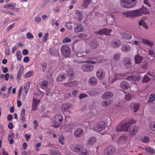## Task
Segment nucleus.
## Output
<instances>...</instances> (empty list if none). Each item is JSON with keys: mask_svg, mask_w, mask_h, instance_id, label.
<instances>
[{"mask_svg": "<svg viewBox=\"0 0 155 155\" xmlns=\"http://www.w3.org/2000/svg\"><path fill=\"white\" fill-rule=\"evenodd\" d=\"M135 123L136 121L132 119H124L116 127V130L117 132L127 131L131 124Z\"/></svg>", "mask_w": 155, "mask_h": 155, "instance_id": "1", "label": "nucleus"}, {"mask_svg": "<svg viewBox=\"0 0 155 155\" xmlns=\"http://www.w3.org/2000/svg\"><path fill=\"white\" fill-rule=\"evenodd\" d=\"M63 121V116L61 114H56L52 118V126L56 128L60 126Z\"/></svg>", "mask_w": 155, "mask_h": 155, "instance_id": "2", "label": "nucleus"}, {"mask_svg": "<svg viewBox=\"0 0 155 155\" xmlns=\"http://www.w3.org/2000/svg\"><path fill=\"white\" fill-rule=\"evenodd\" d=\"M136 0H120V3L122 7L130 8L136 5Z\"/></svg>", "mask_w": 155, "mask_h": 155, "instance_id": "3", "label": "nucleus"}, {"mask_svg": "<svg viewBox=\"0 0 155 155\" xmlns=\"http://www.w3.org/2000/svg\"><path fill=\"white\" fill-rule=\"evenodd\" d=\"M125 76V78L127 76L126 74H123L115 73L114 74L113 76L110 77L109 78V81L110 82L113 83L114 81L117 80L118 79H123V77Z\"/></svg>", "mask_w": 155, "mask_h": 155, "instance_id": "4", "label": "nucleus"}, {"mask_svg": "<svg viewBox=\"0 0 155 155\" xmlns=\"http://www.w3.org/2000/svg\"><path fill=\"white\" fill-rule=\"evenodd\" d=\"M62 54L65 57H68L71 54V50L68 46L66 45L62 46L61 48Z\"/></svg>", "mask_w": 155, "mask_h": 155, "instance_id": "5", "label": "nucleus"}, {"mask_svg": "<svg viewBox=\"0 0 155 155\" xmlns=\"http://www.w3.org/2000/svg\"><path fill=\"white\" fill-rule=\"evenodd\" d=\"M123 17L130 18H136L135 10L125 11L122 12Z\"/></svg>", "mask_w": 155, "mask_h": 155, "instance_id": "6", "label": "nucleus"}, {"mask_svg": "<svg viewBox=\"0 0 155 155\" xmlns=\"http://www.w3.org/2000/svg\"><path fill=\"white\" fill-rule=\"evenodd\" d=\"M107 126V124L103 121L98 123L97 126L94 127V130L96 132H99L102 131Z\"/></svg>", "mask_w": 155, "mask_h": 155, "instance_id": "7", "label": "nucleus"}, {"mask_svg": "<svg viewBox=\"0 0 155 155\" xmlns=\"http://www.w3.org/2000/svg\"><path fill=\"white\" fill-rule=\"evenodd\" d=\"M70 148L72 151L77 153L82 151L83 149V147L79 144H74L70 145Z\"/></svg>", "mask_w": 155, "mask_h": 155, "instance_id": "8", "label": "nucleus"}, {"mask_svg": "<svg viewBox=\"0 0 155 155\" xmlns=\"http://www.w3.org/2000/svg\"><path fill=\"white\" fill-rule=\"evenodd\" d=\"M136 17L141 16L143 14H146L147 13V8L143 6L142 8L135 10Z\"/></svg>", "mask_w": 155, "mask_h": 155, "instance_id": "9", "label": "nucleus"}, {"mask_svg": "<svg viewBox=\"0 0 155 155\" xmlns=\"http://www.w3.org/2000/svg\"><path fill=\"white\" fill-rule=\"evenodd\" d=\"M124 67L127 69H130L132 66V64L130 59L128 58H125L123 60Z\"/></svg>", "mask_w": 155, "mask_h": 155, "instance_id": "10", "label": "nucleus"}, {"mask_svg": "<svg viewBox=\"0 0 155 155\" xmlns=\"http://www.w3.org/2000/svg\"><path fill=\"white\" fill-rule=\"evenodd\" d=\"M111 45L114 48H117L121 45V41L117 38L113 39L111 42Z\"/></svg>", "mask_w": 155, "mask_h": 155, "instance_id": "11", "label": "nucleus"}, {"mask_svg": "<svg viewBox=\"0 0 155 155\" xmlns=\"http://www.w3.org/2000/svg\"><path fill=\"white\" fill-rule=\"evenodd\" d=\"M94 68V66L92 65L85 64L82 66V69L84 72H89L92 71Z\"/></svg>", "mask_w": 155, "mask_h": 155, "instance_id": "12", "label": "nucleus"}, {"mask_svg": "<svg viewBox=\"0 0 155 155\" xmlns=\"http://www.w3.org/2000/svg\"><path fill=\"white\" fill-rule=\"evenodd\" d=\"M141 78V77L139 74H136L134 75L129 76L127 78H125V79L129 81H132L134 82L135 83L136 81L140 80Z\"/></svg>", "mask_w": 155, "mask_h": 155, "instance_id": "13", "label": "nucleus"}, {"mask_svg": "<svg viewBox=\"0 0 155 155\" xmlns=\"http://www.w3.org/2000/svg\"><path fill=\"white\" fill-rule=\"evenodd\" d=\"M128 140V138L127 136L123 135H122L118 140V143L122 144L127 142Z\"/></svg>", "mask_w": 155, "mask_h": 155, "instance_id": "14", "label": "nucleus"}, {"mask_svg": "<svg viewBox=\"0 0 155 155\" xmlns=\"http://www.w3.org/2000/svg\"><path fill=\"white\" fill-rule=\"evenodd\" d=\"M115 151V147L112 146H110L106 148L105 150V153L107 155H111Z\"/></svg>", "mask_w": 155, "mask_h": 155, "instance_id": "15", "label": "nucleus"}, {"mask_svg": "<svg viewBox=\"0 0 155 155\" xmlns=\"http://www.w3.org/2000/svg\"><path fill=\"white\" fill-rule=\"evenodd\" d=\"M84 133L83 130L80 128L77 129L74 132V136L78 138L81 137Z\"/></svg>", "mask_w": 155, "mask_h": 155, "instance_id": "16", "label": "nucleus"}, {"mask_svg": "<svg viewBox=\"0 0 155 155\" xmlns=\"http://www.w3.org/2000/svg\"><path fill=\"white\" fill-rule=\"evenodd\" d=\"M74 31L75 32H78L83 31L84 30V28L83 26L80 24L77 23L74 24Z\"/></svg>", "mask_w": 155, "mask_h": 155, "instance_id": "17", "label": "nucleus"}, {"mask_svg": "<svg viewBox=\"0 0 155 155\" xmlns=\"http://www.w3.org/2000/svg\"><path fill=\"white\" fill-rule=\"evenodd\" d=\"M113 96V93L111 91H109L105 92L102 96L103 99H107L111 98Z\"/></svg>", "mask_w": 155, "mask_h": 155, "instance_id": "18", "label": "nucleus"}, {"mask_svg": "<svg viewBox=\"0 0 155 155\" xmlns=\"http://www.w3.org/2000/svg\"><path fill=\"white\" fill-rule=\"evenodd\" d=\"M104 72L102 70H100L96 72V76L99 79H103L104 77Z\"/></svg>", "mask_w": 155, "mask_h": 155, "instance_id": "19", "label": "nucleus"}, {"mask_svg": "<svg viewBox=\"0 0 155 155\" xmlns=\"http://www.w3.org/2000/svg\"><path fill=\"white\" fill-rule=\"evenodd\" d=\"M40 102V100L34 98L32 103V110H36L37 109V106Z\"/></svg>", "mask_w": 155, "mask_h": 155, "instance_id": "20", "label": "nucleus"}, {"mask_svg": "<svg viewBox=\"0 0 155 155\" xmlns=\"http://www.w3.org/2000/svg\"><path fill=\"white\" fill-rule=\"evenodd\" d=\"M97 79L95 77H91L88 80V83L91 85H95L97 84Z\"/></svg>", "mask_w": 155, "mask_h": 155, "instance_id": "21", "label": "nucleus"}, {"mask_svg": "<svg viewBox=\"0 0 155 155\" xmlns=\"http://www.w3.org/2000/svg\"><path fill=\"white\" fill-rule=\"evenodd\" d=\"M138 131V128L135 126L131 127L129 130V132L131 135L133 136L135 135Z\"/></svg>", "mask_w": 155, "mask_h": 155, "instance_id": "22", "label": "nucleus"}, {"mask_svg": "<svg viewBox=\"0 0 155 155\" xmlns=\"http://www.w3.org/2000/svg\"><path fill=\"white\" fill-rule=\"evenodd\" d=\"M24 67L22 66H21L20 67L17 73V79L18 81L19 80L21 79V76L24 73Z\"/></svg>", "mask_w": 155, "mask_h": 155, "instance_id": "23", "label": "nucleus"}, {"mask_svg": "<svg viewBox=\"0 0 155 155\" xmlns=\"http://www.w3.org/2000/svg\"><path fill=\"white\" fill-rule=\"evenodd\" d=\"M120 87L123 89H127L130 87L129 84L126 81H123L120 84Z\"/></svg>", "mask_w": 155, "mask_h": 155, "instance_id": "24", "label": "nucleus"}, {"mask_svg": "<svg viewBox=\"0 0 155 155\" xmlns=\"http://www.w3.org/2000/svg\"><path fill=\"white\" fill-rule=\"evenodd\" d=\"M131 47L129 45H123L121 48V51L124 52L130 51L131 50Z\"/></svg>", "mask_w": 155, "mask_h": 155, "instance_id": "25", "label": "nucleus"}, {"mask_svg": "<svg viewBox=\"0 0 155 155\" xmlns=\"http://www.w3.org/2000/svg\"><path fill=\"white\" fill-rule=\"evenodd\" d=\"M74 126V125L73 123L70 122L64 126V129L66 131L68 132L71 130Z\"/></svg>", "mask_w": 155, "mask_h": 155, "instance_id": "26", "label": "nucleus"}, {"mask_svg": "<svg viewBox=\"0 0 155 155\" xmlns=\"http://www.w3.org/2000/svg\"><path fill=\"white\" fill-rule=\"evenodd\" d=\"M66 78V75L64 73L60 74L58 77L57 80L59 81H61L64 80Z\"/></svg>", "mask_w": 155, "mask_h": 155, "instance_id": "27", "label": "nucleus"}, {"mask_svg": "<svg viewBox=\"0 0 155 155\" xmlns=\"http://www.w3.org/2000/svg\"><path fill=\"white\" fill-rule=\"evenodd\" d=\"M77 84L76 81H70L68 83H64V85L68 87H73L75 86Z\"/></svg>", "mask_w": 155, "mask_h": 155, "instance_id": "28", "label": "nucleus"}, {"mask_svg": "<svg viewBox=\"0 0 155 155\" xmlns=\"http://www.w3.org/2000/svg\"><path fill=\"white\" fill-rule=\"evenodd\" d=\"M97 139L95 137L90 138L88 140L87 144L88 145H92L96 143Z\"/></svg>", "mask_w": 155, "mask_h": 155, "instance_id": "29", "label": "nucleus"}, {"mask_svg": "<svg viewBox=\"0 0 155 155\" xmlns=\"http://www.w3.org/2000/svg\"><path fill=\"white\" fill-rule=\"evenodd\" d=\"M142 42L144 44L147 45L150 47H152L153 45V43L146 39H143L142 40Z\"/></svg>", "mask_w": 155, "mask_h": 155, "instance_id": "30", "label": "nucleus"}, {"mask_svg": "<svg viewBox=\"0 0 155 155\" xmlns=\"http://www.w3.org/2000/svg\"><path fill=\"white\" fill-rule=\"evenodd\" d=\"M92 58L94 59H96L97 61V62L98 63H101L103 60L104 61H105V60H104L103 56L102 55H98V56L96 58L93 57Z\"/></svg>", "mask_w": 155, "mask_h": 155, "instance_id": "31", "label": "nucleus"}, {"mask_svg": "<svg viewBox=\"0 0 155 155\" xmlns=\"http://www.w3.org/2000/svg\"><path fill=\"white\" fill-rule=\"evenodd\" d=\"M142 58H143L141 56L139 55H137L135 57V63L139 64L141 62Z\"/></svg>", "mask_w": 155, "mask_h": 155, "instance_id": "32", "label": "nucleus"}, {"mask_svg": "<svg viewBox=\"0 0 155 155\" xmlns=\"http://www.w3.org/2000/svg\"><path fill=\"white\" fill-rule=\"evenodd\" d=\"M91 0H83L82 6L84 8H87L91 3Z\"/></svg>", "mask_w": 155, "mask_h": 155, "instance_id": "33", "label": "nucleus"}, {"mask_svg": "<svg viewBox=\"0 0 155 155\" xmlns=\"http://www.w3.org/2000/svg\"><path fill=\"white\" fill-rule=\"evenodd\" d=\"M71 106L70 105L68 104H65L63 105L61 108L63 112H65L67 110L69 109Z\"/></svg>", "mask_w": 155, "mask_h": 155, "instance_id": "34", "label": "nucleus"}, {"mask_svg": "<svg viewBox=\"0 0 155 155\" xmlns=\"http://www.w3.org/2000/svg\"><path fill=\"white\" fill-rule=\"evenodd\" d=\"M122 36L125 39H126L130 40L132 38V35L129 33H124L122 34Z\"/></svg>", "mask_w": 155, "mask_h": 155, "instance_id": "35", "label": "nucleus"}, {"mask_svg": "<svg viewBox=\"0 0 155 155\" xmlns=\"http://www.w3.org/2000/svg\"><path fill=\"white\" fill-rule=\"evenodd\" d=\"M155 100V94H151L150 95L148 103H151Z\"/></svg>", "mask_w": 155, "mask_h": 155, "instance_id": "36", "label": "nucleus"}, {"mask_svg": "<svg viewBox=\"0 0 155 155\" xmlns=\"http://www.w3.org/2000/svg\"><path fill=\"white\" fill-rule=\"evenodd\" d=\"M146 151L149 153L150 155H153L155 154V151L153 149L147 147L145 148Z\"/></svg>", "mask_w": 155, "mask_h": 155, "instance_id": "37", "label": "nucleus"}, {"mask_svg": "<svg viewBox=\"0 0 155 155\" xmlns=\"http://www.w3.org/2000/svg\"><path fill=\"white\" fill-rule=\"evenodd\" d=\"M30 84L29 82H28L26 83L24 86L25 92V94L26 95L28 93V90L30 88Z\"/></svg>", "mask_w": 155, "mask_h": 155, "instance_id": "38", "label": "nucleus"}, {"mask_svg": "<svg viewBox=\"0 0 155 155\" xmlns=\"http://www.w3.org/2000/svg\"><path fill=\"white\" fill-rule=\"evenodd\" d=\"M75 13L78 16V18L79 21H81L83 17V15L82 13L79 10H77L75 12Z\"/></svg>", "mask_w": 155, "mask_h": 155, "instance_id": "39", "label": "nucleus"}, {"mask_svg": "<svg viewBox=\"0 0 155 155\" xmlns=\"http://www.w3.org/2000/svg\"><path fill=\"white\" fill-rule=\"evenodd\" d=\"M25 109H23L21 110V120L22 121H24L25 120Z\"/></svg>", "mask_w": 155, "mask_h": 155, "instance_id": "40", "label": "nucleus"}, {"mask_svg": "<svg viewBox=\"0 0 155 155\" xmlns=\"http://www.w3.org/2000/svg\"><path fill=\"white\" fill-rule=\"evenodd\" d=\"M48 87V83L47 81H43L41 84V87L43 89H46Z\"/></svg>", "mask_w": 155, "mask_h": 155, "instance_id": "41", "label": "nucleus"}, {"mask_svg": "<svg viewBox=\"0 0 155 155\" xmlns=\"http://www.w3.org/2000/svg\"><path fill=\"white\" fill-rule=\"evenodd\" d=\"M34 74V71H31L26 73L24 75V78H27L30 77L31 76L33 75Z\"/></svg>", "mask_w": 155, "mask_h": 155, "instance_id": "42", "label": "nucleus"}, {"mask_svg": "<svg viewBox=\"0 0 155 155\" xmlns=\"http://www.w3.org/2000/svg\"><path fill=\"white\" fill-rule=\"evenodd\" d=\"M149 126L151 130L155 131V122H151L150 123Z\"/></svg>", "mask_w": 155, "mask_h": 155, "instance_id": "43", "label": "nucleus"}, {"mask_svg": "<svg viewBox=\"0 0 155 155\" xmlns=\"http://www.w3.org/2000/svg\"><path fill=\"white\" fill-rule=\"evenodd\" d=\"M120 54L119 53L115 54L113 56V59L115 61L119 60L120 57Z\"/></svg>", "mask_w": 155, "mask_h": 155, "instance_id": "44", "label": "nucleus"}, {"mask_svg": "<svg viewBox=\"0 0 155 155\" xmlns=\"http://www.w3.org/2000/svg\"><path fill=\"white\" fill-rule=\"evenodd\" d=\"M140 107V104H139L135 103L133 106V109L134 112H136L138 110Z\"/></svg>", "mask_w": 155, "mask_h": 155, "instance_id": "45", "label": "nucleus"}, {"mask_svg": "<svg viewBox=\"0 0 155 155\" xmlns=\"http://www.w3.org/2000/svg\"><path fill=\"white\" fill-rule=\"evenodd\" d=\"M98 92L95 90H91L89 92V94L91 96H95L98 94Z\"/></svg>", "mask_w": 155, "mask_h": 155, "instance_id": "46", "label": "nucleus"}, {"mask_svg": "<svg viewBox=\"0 0 155 155\" xmlns=\"http://www.w3.org/2000/svg\"><path fill=\"white\" fill-rule=\"evenodd\" d=\"M141 140L143 142L146 143L149 141L150 138L147 136H145L141 137Z\"/></svg>", "mask_w": 155, "mask_h": 155, "instance_id": "47", "label": "nucleus"}, {"mask_svg": "<svg viewBox=\"0 0 155 155\" xmlns=\"http://www.w3.org/2000/svg\"><path fill=\"white\" fill-rule=\"evenodd\" d=\"M8 5L9 8L11 10H13L16 5V4L15 2H12L8 3Z\"/></svg>", "mask_w": 155, "mask_h": 155, "instance_id": "48", "label": "nucleus"}, {"mask_svg": "<svg viewBox=\"0 0 155 155\" xmlns=\"http://www.w3.org/2000/svg\"><path fill=\"white\" fill-rule=\"evenodd\" d=\"M150 79V78L147 76H145L142 80V82L143 83H147L149 82Z\"/></svg>", "mask_w": 155, "mask_h": 155, "instance_id": "49", "label": "nucleus"}, {"mask_svg": "<svg viewBox=\"0 0 155 155\" xmlns=\"http://www.w3.org/2000/svg\"><path fill=\"white\" fill-rule=\"evenodd\" d=\"M17 59L18 61H20L22 58V54L20 51H18L16 52Z\"/></svg>", "mask_w": 155, "mask_h": 155, "instance_id": "50", "label": "nucleus"}, {"mask_svg": "<svg viewBox=\"0 0 155 155\" xmlns=\"http://www.w3.org/2000/svg\"><path fill=\"white\" fill-rule=\"evenodd\" d=\"M68 76L70 77H72L74 74V72L72 70L69 69L66 72Z\"/></svg>", "mask_w": 155, "mask_h": 155, "instance_id": "51", "label": "nucleus"}, {"mask_svg": "<svg viewBox=\"0 0 155 155\" xmlns=\"http://www.w3.org/2000/svg\"><path fill=\"white\" fill-rule=\"evenodd\" d=\"M66 28L69 30H70L72 28V24L70 22L67 23L65 25Z\"/></svg>", "mask_w": 155, "mask_h": 155, "instance_id": "52", "label": "nucleus"}, {"mask_svg": "<svg viewBox=\"0 0 155 155\" xmlns=\"http://www.w3.org/2000/svg\"><path fill=\"white\" fill-rule=\"evenodd\" d=\"M111 103V101L110 100L103 101L102 103V105L104 107H105L109 105Z\"/></svg>", "mask_w": 155, "mask_h": 155, "instance_id": "53", "label": "nucleus"}, {"mask_svg": "<svg viewBox=\"0 0 155 155\" xmlns=\"http://www.w3.org/2000/svg\"><path fill=\"white\" fill-rule=\"evenodd\" d=\"M64 137L63 136H61L59 138V142L62 145L64 144Z\"/></svg>", "mask_w": 155, "mask_h": 155, "instance_id": "54", "label": "nucleus"}, {"mask_svg": "<svg viewBox=\"0 0 155 155\" xmlns=\"http://www.w3.org/2000/svg\"><path fill=\"white\" fill-rule=\"evenodd\" d=\"M26 37L27 38L29 39L33 38H34V37L33 35L30 32H28L26 34Z\"/></svg>", "mask_w": 155, "mask_h": 155, "instance_id": "55", "label": "nucleus"}, {"mask_svg": "<svg viewBox=\"0 0 155 155\" xmlns=\"http://www.w3.org/2000/svg\"><path fill=\"white\" fill-rule=\"evenodd\" d=\"M71 41V39L68 37H66L62 40V42L63 43L69 42Z\"/></svg>", "mask_w": 155, "mask_h": 155, "instance_id": "56", "label": "nucleus"}, {"mask_svg": "<svg viewBox=\"0 0 155 155\" xmlns=\"http://www.w3.org/2000/svg\"><path fill=\"white\" fill-rule=\"evenodd\" d=\"M48 35H49V34L48 33H46L45 34V36L43 38L42 40V41L43 42H45L47 40V38H48Z\"/></svg>", "mask_w": 155, "mask_h": 155, "instance_id": "57", "label": "nucleus"}, {"mask_svg": "<svg viewBox=\"0 0 155 155\" xmlns=\"http://www.w3.org/2000/svg\"><path fill=\"white\" fill-rule=\"evenodd\" d=\"M111 31V30L110 29H104V34L106 35H109Z\"/></svg>", "mask_w": 155, "mask_h": 155, "instance_id": "58", "label": "nucleus"}, {"mask_svg": "<svg viewBox=\"0 0 155 155\" xmlns=\"http://www.w3.org/2000/svg\"><path fill=\"white\" fill-rule=\"evenodd\" d=\"M139 24L140 25H142L144 27H145L146 26V24L143 19H140V21L139 22Z\"/></svg>", "mask_w": 155, "mask_h": 155, "instance_id": "59", "label": "nucleus"}, {"mask_svg": "<svg viewBox=\"0 0 155 155\" xmlns=\"http://www.w3.org/2000/svg\"><path fill=\"white\" fill-rule=\"evenodd\" d=\"M99 45V43L97 41L94 42L92 43L91 44V46L93 48H96Z\"/></svg>", "mask_w": 155, "mask_h": 155, "instance_id": "60", "label": "nucleus"}, {"mask_svg": "<svg viewBox=\"0 0 155 155\" xmlns=\"http://www.w3.org/2000/svg\"><path fill=\"white\" fill-rule=\"evenodd\" d=\"M88 96V95L85 94H80L79 98L80 99H81L83 98L86 97Z\"/></svg>", "mask_w": 155, "mask_h": 155, "instance_id": "61", "label": "nucleus"}, {"mask_svg": "<svg viewBox=\"0 0 155 155\" xmlns=\"http://www.w3.org/2000/svg\"><path fill=\"white\" fill-rule=\"evenodd\" d=\"M132 98V96L130 94H127L125 95V98L127 100L129 101Z\"/></svg>", "mask_w": 155, "mask_h": 155, "instance_id": "62", "label": "nucleus"}, {"mask_svg": "<svg viewBox=\"0 0 155 155\" xmlns=\"http://www.w3.org/2000/svg\"><path fill=\"white\" fill-rule=\"evenodd\" d=\"M82 63H87V64H94L96 63V62L93 61H90V60H87L83 61Z\"/></svg>", "mask_w": 155, "mask_h": 155, "instance_id": "63", "label": "nucleus"}, {"mask_svg": "<svg viewBox=\"0 0 155 155\" xmlns=\"http://www.w3.org/2000/svg\"><path fill=\"white\" fill-rule=\"evenodd\" d=\"M33 123L34 125V128L35 130H36L37 128L38 127V124L36 120H34L33 121Z\"/></svg>", "mask_w": 155, "mask_h": 155, "instance_id": "64", "label": "nucleus"}]
</instances>
